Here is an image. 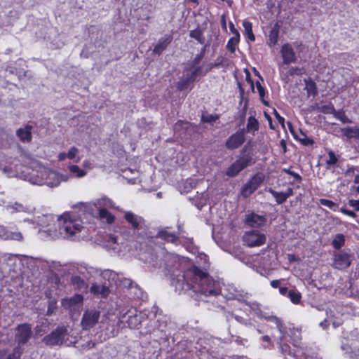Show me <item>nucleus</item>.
Here are the masks:
<instances>
[{
	"instance_id": "nucleus-1",
	"label": "nucleus",
	"mask_w": 359,
	"mask_h": 359,
	"mask_svg": "<svg viewBox=\"0 0 359 359\" xmlns=\"http://www.w3.org/2000/svg\"><path fill=\"white\" fill-rule=\"evenodd\" d=\"M29 166L22 165L19 158H1L0 170L9 177H20L36 185L53 187L61 181H67V175H60L41 165L36 158H26Z\"/></svg>"
},
{
	"instance_id": "nucleus-2",
	"label": "nucleus",
	"mask_w": 359,
	"mask_h": 359,
	"mask_svg": "<svg viewBox=\"0 0 359 359\" xmlns=\"http://www.w3.org/2000/svg\"><path fill=\"white\" fill-rule=\"evenodd\" d=\"M173 284L179 293L190 290L205 296L216 295L219 293L214 280L207 273L196 266H192L188 269L182 276V278H178Z\"/></svg>"
},
{
	"instance_id": "nucleus-3",
	"label": "nucleus",
	"mask_w": 359,
	"mask_h": 359,
	"mask_svg": "<svg viewBox=\"0 0 359 359\" xmlns=\"http://www.w3.org/2000/svg\"><path fill=\"white\" fill-rule=\"evenodd\" d=\"M59 234L60 237L72 241L78 240L84 230L83 223L77 216L65 212L58 216Z\"/></svg>"
},
{
	"instance_id": "nucleus-4",
	"label": "nucleus",
	"mask_w": 359,
	"mask_h": 359,
	"mask_svg": "<svg viewBox=\"0 0 359 359\" xmlns=\"http://www.w3.org/2000/svg\"><path fill=\"white\" fill-rule=\"evenodd\" d=\"M124 219L131 226L134 234L142 238L145 236L147 226L143 217L130 211H126L124 212Z\"/></svg>"
},
{
	"instance_id": "nucleus-5",
	"label": "nucleus",
	"mask_w": 359,
	"mask_h": 359,
	"mask_svg": "<svg viewBox=\"0 0 359 359\" xmlns=\"http://www.w3.org/2000/svg\"><path fill=\"white\" fill-rule=\"evenodd\" d=\"M127 315L128 316V318L127 320L128 326L133 329L137 328L138 326L141 324L144 318V315L142 313L137 312L132 307L121 308L119 306V323H122Z\"/></svg>"
},
{
	"instance_id": "nucleus-6",
	"label": "nucleus",
	"mask_w": 359,
	"mask_h": 359,
	"mask_svg": "<svg viewBox=\"0 0 359 359\" xmlns=\"http://www.w3.org/2000/svg\"><path fill=\"white\" fill-rule=\"evenodd\" d=\"M186 261L184 258L177 255L165 253L163 255L160 267H163L168 273L175 275L176 271L182 268Z\"/></svg>"
},
{
	"instance_id": "nucleus-7",
	"label": "nucleus",
	"mask_w": 359,
	"mask_h": 359,
	"mask_svg": "<svg viewBox=\"0 0 359 359\" xmlns=\"http://www.w3.org/2000/svg\"><path fill=\"white\" fill-rule=\"evenodd\" d=\"M32 335V326L27 323L18 325L15 330V341L17 343L16 347L24 348Z\"/></svg>"
},
{
	"instance_id": "nucleus-8",
	"label": "nucleus",
	"mask_w": 359,
	"mask_h": 359,
	"mask_svg": "<svg viewBox=\"0 0 359 359\" xmlns=\"http://www.w3.org/2000/svg\"><path fill=\"white\" fill-rule=\"evenodd\" d=\"M260 318H264L268 321L274 323L276 325V327L278 328V331L280 332V336L279 337L278 339V344H282L283 341L287 340V337H291V334L293 332L294 330H292L290 328H287L285 327L281 322V320L274 316H266L264 315L262 313V317H259Z\"/></svg>"
},
{
	"instance_id": "nucleus-9",
	"label": "nucleus",
	"mask_w": 359,
	"mask_h": 359,
	"mask_svg": "<svg viewBox=\"0 0 359 359\" xmlns=\"http://www.w3.org/2000/svg\"><path fill=\"white\" fill-rule=\"evenodd\" d=\"M243 242L249 247L262 245L266 242V236L258 231H246L243 237Z\"/></svg>"
},
{
	"instance_id": "nucleus-10",
	"label": "nucleus",
	"mask_w": 359,
	"mask_h": 359,
	"mask_svg": "<svg viewBox=\"0 0 359 359\" xmlns=\"http://www.w3.org/2000/svg\"><path fill=\"white\" fill-rule=\"evenodd\" d=\"M100 316V312L95 309L85 311L81 322L83 329L90 330L97 323Z\"/></svg>"
},
{
	"instance_id": "nucleus-11",
	"label": "nucleus",
	"mask_w": 359,
	"mask_h": 359,
	"mask_svg": "<svg viewBox=\"0 0 359 359\" xmlns=\"http://www.w3.org/2000/svg\"><path fill=\"white\" fill-rule=\"evenodd\" d=\"M264 176L262 173L256 174L241 189V194L244 198L250 196L263 182Z\"/></svg>"
},
{
	"instance_id": "nucleus-12",
	"label": "nucleus",
	"mask_w": 359,
	"mask_h": 359,
	"mask_svg": "<svg viewBox=\"0 0 359 359\" xmlns=\"http://www.w3.org/2000/svg\"><path fill=\"white\" fill-rule=\"evenodd\" d=\"M245 141V128L239 129L232 134L226 141V147L229 149H237Z\"/></svg>"
},
{
	"instance_id": "nucleus-13",
	"label": "nucleus",
	"mask_w": 359,
	"mask_h": 359,
	"mask_svg": "<svg viewBox=\"0 0 359 359\" xmlns=\"http://www.w3.org/2000/svg\"><path fill=\"white\" fill-rule=\"evenodd\" d=\"M288 337H287V339ZM285 341H288V340L287 339L286 341H283L281 345L279 344L283 353L292 355L296 359H309L310 358H314V356L309 354L307 349L304 351V350L301 347H296L295 349H294V351L291 352L290 347L287 344H285Z\"/></svg>"
},
{
	"instance_id": "nucleus-14",
	"label": "nucleus",
	"mask_w": 359,
	"mask_h": 359,
	"mask_svg": "<svg viewBox=\"0 0 359 359\" xmlns=\"http://www.w3.org/2000/svg\"><path fill=\"white\" fill-rule=\"evenodd\" d=\"M65 334V327H59L50 334L43 338V341L49 346L62 344L63 335Z\"/></svg>"
},
{
	"instance_id": "nucleus-15",
	"label": "nucleus",
	"mask_w": 359,
	"mask_h": 359,
	"mask_svg": "<svg viewBox=\"0 0 359 359\" xmlns=\"http://www.w3.org/2000/svg\"><path fill=\"white\" fill-rule=\"evenodd\" d=\"M249 164L248 158H238L226 170V175L230 177L236 176L241 170Z\"/></svg>"
},
{
	"instance_id": "nucleus-16",
	"label": "nucleus",
	"mask_w": 359,
	"mask_h": 359,
	"mask_svg": "<svg viewBox=\"0 0 359 359\" xmlns=\"http://www.w3.org/2000/svg\"><path fill=\"white\" fill-rule=\"evenodd\" d=\"M83 298L81 294H75L71 297H67L62 300V306L71 311L76 310L82 305Z\"/></svg>"
},
{
	"instance_id": "nucleus-17",
	"label": "nucleus",
	"mask_w": 359,
	"mask_h": 359,
	"mask_svg": "<svg viewBox=\"0 0 359 359\" xmlns=\"http://www.w3.org/2000/svg\"><path fill=\"white\" fill-rule=\"evenodd\" d=\"M280 53L284 64L289 65L296 62V55L290 44L287 43L283 44L281 47Z\"/></svg>"
},
{
	"instance_id": "nucleus-18",
	"label": "nucleus",
	"mask_w": 359,
	"mask_h": 359,
	"mask_svg": "<svg viewBox=\"0 0 359 359\" xmlns=\"http://www.w3.org/2000/svg\"><path fill=\"white\" fill-rule=\"evenodd\" d=\"M0 238L4 240H12L21 242L24 237L22 233L18 231H11L4 226H0Z\"/></svg>"
},
{
	"instance_id": "nucleus-19",
	"label": "nucleus",
	"mask_w": 359,
	"mask_h": 359,
	"mask_svg": "<svg viewBox=\"0 0 359 359\" xmlns=\"http://www.w3.org/2000/svg\"><path fill=\"white\" fill-rule=\"evenodd\" d=\"M266 218L263 215L251 213L245 217V223L250 227L259 228L265 224Z\"/></svg>"
},
{
	"instance_id": "nucleus-20",
	"label": "nucleus",
	"mask_w": 359,
	"mask_h": 359,
	"mask_svg": "<svg viewBox=\"0 0 359 359\" xmlns=\"http://www.w3.org/2000/svg\"><path fill=\"white\" fill-rule=\"evenodd\" d=\"M111 287L110 284H107V282L104 283H95L92 285L90 291L94 294L100 297H107L111 292Z\"/></svg>"
},
{
	"instance_id": "nucleus-21",
	"label": "nucleus",
	"mask_w": 359,
	"mask_h": 359,
	"mask_svg": "<svg viewBox=\"0 0 359 359\" xmlns=\"http://www.w3.org/2000/svg\"><path fill=\"white\" fill-rule=\"evenodd\" d=\"M173 37L172 34H165L164 36L160 38L153 49V52L155 54L160 55L162 53L166 50L168 46L172 41Z\"/></svg>"
},
{
	"instance_id": "nucleus-22",
	"label": "nucleus",
	"mask_w": 359,
	"mask_h": 359,
	"mask_svg": "<svg viewBox=\"0 0 359 359\" xmlns=\"http://www.w3.org/2000/svg\"><path fill=\"white\" fill-rule=\"evenodd\" d=\"M184 72H189V74H187L195 82L198 77L204 76L208 72V70L203 71L202 66H185Z\"/></svg>"
},
{
	"instance_id": "nucleus-23",
	"label": "nucleus",
	"mask_w": 359,
	"mask_h": 359,
	"mask_svg": "<svg viewBox=\"0 0 359 359\" xmlns=\"http://www.w3.org/2000/svg\"><path fill=\"white\" fill-rule=\"evenodd\" d=\"M32 126L27 124L24 128L16 130V136L23 143H29L32 140Z\"/></svg>"
},
{
	"instance_id": "nucleus-24",
	"label": "nucleus",
	"mask_w": 359,
	"mask_h": 359,
	"mask_svg": "<svg viewBox=\"0 0 359 359\" xmlns=\"http://www.w3.org/2000/svg\"><path fill=\"white\" fill-rule=\"evenodd\" d=\"M351 264L349 255L346 253H339L334 256V265L336 269H344Z\"/></svg>"
},
{
	"instance_id": "nucleus-25",
	"label": "nucleus",
	"mask_w": 359,
	"mask_h": 359,
	"mask_svg": "<svg viewBox=\"0 0 359 359\" xmlns=\"http://www.w3.org/2000/svg\"><path fill=\"white\" fill-rule=\"evenodd\" d=\"M6 210L9 211L11 213L15 212H32L34 208L32 206H26L22 203L15 202L14 203H11L6 205Z\"/></svg>"
},
{
	"instance_id": "nucleus-26",
	"label": "nucleus",
	"mask_w": 359,
	"mask_h": 359,
	"mask_svg": "<svg viewBox=\"0 0 359 359\" xmlns=\"http://www.w3.org/2000/svg\"><path fill=\"white\" fill-rule=\"evenodd\" d=\"M279 32L280 27L278 23H276L270 30L268 36L269 38L267 43L270 47H274L278 43Z\"/></svg>"
},
{
	"instance_id": "nucleus-27",
	"label": "nucleus",
	"mask_w": 359,
	"mask_h": 359,
	"mask_svg": "<svg viewBox=\"0 0 359 359\" xmlns=\"http://www.w3.org/2000/svg\"><path fill=\"white\" fill-rule=\"evenodd\" d=\"M259 123L257 119L252 116H250L248 118L246 128L245 129V133L255 134L256 131L259 130Z\"/></svg>"
},
{
	"instance_id": "nucleus-28",
	"label": "nucleus",
	"mask_w": 359,
	"mask_h": 359,
	"mask_svg": "<svg viewBox=\"0 0 359 359\" xmlns=\"http://www.w3.org/2000/svg\"><path fill=\"white\" fill-rule=\"evenodd\" d=\"M243 27L244 28V35L250 41H255V36L252 30V23L247 20L243 21Z\"/></svg>"
},
{
	"instance_id": "nucleus-29",
	"label": "nucleus",
	"mask_w": 359,
	"mask_h": 359,
	"mask_svg": "<svg viewBox=\"0 0 359 359\" xmlns=\"http://www.w3.org/2000/svg\"><path fill=\"white\" fill-rule=\"evenodd\" d=\"M256 88L257 89L259 95V100L260 101L265 105L269 106V102L267 100L269 97V93L268 91L265 89L264 87L262 86L259 81L256 82Z\"/></svg>"
},
{
	"instance_id": "nucleus-30",
	"label": "nucleus",
	"mask_w": 359,
	"mask_h": 359,
	"mask_svg": "<svg viewBox=\"0 0 359 359\" xmlns=\"http://www.w3.org/2000/svg\"><path fill=\"white\" fill-rule=\"evenodd\" d=\"M305 84V89L309 96L315 97L318 95V91L317 85L311 79L309 78V79H306Z\"/></svg>"
},
{
	"instance_id": "nucleus-31",
	"label": "nucleus",
	"mask_w": 359,
	"mask_h": 359,
	"mask_svg": "<svg viewBox=\"0 0 359 359\" xmlns=\"http://www.w3.org/2000/svg\"><path fill=\"white\" fill-rule=\"evenodd\" d=\"M158 237L172 243H176L178 239L174 233H171L165 229L158 231Z\"/></svg>"
},
{
	"instance_id": "nucleus-32",
	"label": "nucleus",
	"mask_w": 359,
	"mask_h": 359,
	"mask_svg": "<svg viewBox=\"0 0 359 359\" xmlns=\"http://www.w3.org/2000/svg\"><path fill=\"white\" fill-rule=\"evenodd\" d=\"M71 332L72 331H69L67 327H65V334L63 335L62 344L69 346L76 343V337L72 334Z\"/></svg>"
},
{
	"instance_id": "nucleus-33",
	"label": "nucleus",
	"mask_w": 359,
	"mask_h": 359,
	"mask_svg": "<svg viewBox=\"0 0 359 359\" xmlns=\"http://www.w3.org/2000/svg\"><path fill=\"white\" fill-rule=\"evenodd\" d=\"M99 158H86L82 163V169L86 173L96 167L100 166V164L96 162Z\"/></svg>"
},
{
	"instance_id": "nucleus-34",
	"label": "nucleus",
	"mask_w": 359,
	"mask_h": 359,
	"mask_svg": "<svg viewBox=\"0 0 359 359\" xmlns=\"http://www.w3.org/2000/svg\"><path fill=\"white\" fill-rule=\"evenodd\" d=\"M68 169L73 177L81 178L86 175V172L77 165H69Z\"/></svg>"
},
{
	"instance_id": "nucleus-35",
	"label": "nucleus",
	"mask_w": 359,
	"mask_h": 359,
	"mask_svg": "<svg viewBox=\"0 0 359 359\" xmlns=\"http://www.w3.org/2000/svg\"><path fill=\"white\" fill-rule=\"evenodd\" d=\"M240 41V35L231 37L227 41L226 48L231 53H234Z\"/></svg>"
},
{
	"instance_id": "nucleus-36",
	"label": "nucleus",
	"mask_w": 359,
	"mask_h": 359,
	"mask_svg": "<svg viewBox=\"0 0 359 359\" xmlns=\"http://www.w3.org/2000/svg\"><path fill=\"white\" fill-rule=\"evenodd\" d=\"M101 277L107 280V284H110V286H112V283L116 281L118 275L111 270H104L102 272Z\"/></svg>"
},
{
	"instance_id": "nucleus-37",
	"label": "nucleus",
	"mask_w": 359,
	"mask_h": 359,
	"mask_svg": "<svg viewBox=\"0 0 359 359\" xmlns=\"http://www.w3.org/2000/svg\"><path fill=\"white\" fill-rule=\"evenodd\" d=\"M99 216L101 219L106 220L108 224H111L114 221V216L111 215L106 208L99 209Z\"/></svg>"
},
{
	"instance_id": "nucleus-38",
	"label": "nucleus",
	"mask_w": 359,
	"mask_h": 359,
	"mask_svg": "<svg viewBox=\"0 0 359 359\" xmlns=\"http://www.w3.org/2000/svg\"><path fill=\"white\" fill-rule=\"evenodd\" d=\"M194 82L186 74L185 77L180 79L177 83V88L180 91L187 90L190 84H193Z\"/></svg>"
},
{
	"instance_id": "nucleus-39",
	"label": "nucleus",
	"mask_w": 359,
	"mask_h": 359,
	"mask_svg": "<svg viewBox=\"0 0 359 359\" xmlns=\"http://www.w3.org/2000/svg\"><path fill=\"white\" fill-rule=\"evenodd\" d=\"M95 205L99 209H101V208H104L107 209V208L114 207L113 201L107 197H102L101 198L97 199Z\"/></svg>"
},
{
	"instance_id": "nucleus-40",
	"label": "nucleus",
	"mask_w": 359,
	"mask_h": 359,
	"mask_svg": "<svg viewBox=\"0 0 359 359\" xmlns=\"http://www.w3.org/2000/svg\"><path fill=\"white\" fill-rule=\"evenodd\" d=\"M294 138L297 140L302 145L310 146L314 143L312 138L309 137L304 133L301 131L300 135H294Z\"/></svg>"
},
{
	"instance_id": "nucleus-41",
	"label": "nucleus",
	"mask_w": 359,
	"mask_h": 359,
	"mask_svg": "<svg viewBox=\"0 0 359 359\" xmlns=\"http://www.w3.org/2000/svg\"><path fill=\"white\" fill-rule=\"evenodd\" d=\"M344 135L349 138L355 137L359 140V128L347 127L342 130Z\"/></svg>"
},
{
	"instance_id": "nucleus-42",
	"label": "nucleus",
	"mask_w": 359,
	"mask_h": 359,
	"mask_svg": "<svg viewBox=\"0 0 359 359\" xmlns=\"http://www.w3.org/2000/svg\"><path fill=\"white\" fill-rule=\"evenodd\" d=\"M191 126V123L187 121L178 120L174 125L175 133H180L181 130H187Z\"/></svg>"
},
{
	"instance_id": "nucleus-43",
	"label": "nucleus",
	"mask_w": 359,
	"mask_h": 359,
	"mask_svg": "<svg viewBox=\"0 0 359 359\" xmlns=\"http://www.w3.org/2000/svg\"><path fill=\"white\" fill-rule=\"evenodd\" d=\"M344 243L345 236L341 233L337 234L332 241L333 247L337 250L340 249L344 245Z\"/></svg>"
},
{
	"instance_id": "nucleus-44",
	"label": "nucleus",
	"mask_w": 359,
	"mask_h": 359,
	"mask_svg": "<svg viewBox=\"0 0 359 359\" xmlns=\"http://www.w3.org/2000/svg\"><path fill=\"white\" fill-rule=\"evenodd\" d=\"M190 37L198 41V43L203 44L205 42V39L203 36V32L199 29L191 30L189 33Z\"/></svg>"
},
{
	"instance_id": "nucleus-45",
	"label": "nucleus",
	"mask_w": 359,
	"mask_h": 359,
	"mask_svg": "<svg viewBox=\"0 0 359 359\" xmlns=\"http://www.w3.org/2000/svg\"><path fill=\"white\" fill-rule=\"evenodd\" d=\"M219 116L218 114H210L208 113H203L201 116V121L203 123H212L218 120Z\"/></svg>"
},
{
	"instance_id": "nucleus-46",
	"label": "nucleus",
	"mask_w": 359,
	"mask_h": 359,
	"mask_svg": "<svg viewBox=\"0 0 359 359\" xmlns=\"http://www.w3.org/2000/svg\"><path fill=\"white\" fill-rule=\"evenodd\" d=\"M269 191L272 194V196L276 198V201L278 204H282L285 201H286L287 198L283 192H278L274 191L272 189H269Z\"/></svg>"
},
{
	"instance_id": "nucleus-47",
	"label": "nucleus",
	"mask_w": 359,
	"mask_h": 359,
	"mask_svg": "<svg viewBox=\"0 0 359 359\" xmlns=\"http://www.w3.org/2000/svg\"><path fill=\"white\" fill-rule=\"evenodd\" d=\"M319 203L320 205L326 206L333 211H337L338 209V205L330 200L320 198Z\"/></svg>"
},
{
	"instance_id": "nucleus-48",
	"label": "nucleus",
	"mask_w": 359,
	"mask_h": 359,
	"mask_svg": "<svg viewBox=\"0 0 359 359\" xmlns=\"http://www.w3.org/2000/svg\"><path fill=\"white\" fill-rule=\"evenodd\" d=\"M25 348L15 347L13 352L7 356L6 359H20L21 355L24 353Z\"/></svg>"
},
{
	"instance_id": "nucleus-49",
	"label": "nucleus",
	"mask_w": 359,
	"mask_h": 359,
	"mask_svg": "<svg viewBox=\"0 0 359 359\" xmlns=\"http://www.w3.org/2000/svg\"><path fill=\"white\" fill-rule=\"evenodd\" d=\"M288 297L294 304H298L301 300V294L295 290H290L288 292Z\"/></svg>"
},
{
	"instance_id": "nucleus-50",
	"label": "nucleus",
	"mask_w": 359,
	"mask_h": 359,
	"mask_svg": "<svg viewBox=\"0 0 359 359\" xmlns=\"http://www.w3.org/2000/svg\"><path fill=\"white\" fill-rule=\"evenodd\" d=\"M245 303L246 305L249 306L252 311H254L258 317H262V311H261L259 304L258 303L247 302H245Z\"/></svg>"
},
{
	"instance_id": "nucleus-51",
	"label": "nucleus",
	"mask_w": 359,
	"mask_h": 359,
	"mask_svg": "<svg viewBox=\"0 0 359 359\" xmlns=\"http://www.w3.org/2000/svg\"><path fill=\"white\" fill-rule=\"evenodd\" d=\"M117 278L120 281V285H122L123 287L127 288H133V283L130 279L126 278H120L118 276ZM134 288L137 289V286L135 285Z\"/></svg>"
},
{
	"instance_id": "nucleus-52",
	"label": "nucleus",
	"mask_w": 359,
	"mask_h": 359,
	"mask_svg": "<svg viewBox=\"0 0 359 359\" xmlns=\"http://www.w3.org/2000/svg\"><path fill=\"white\" fill-rule=\"evenodd\" d=\"M320 111L324 114H336L335 108L332 103L321 106Z\"/></svg>"
},
{
	"instance_id": "nucleus-53",
	"label": "nucleus",
	"mask_w": 359,
	"mask_h": 359,
	"mask_svg": "<svg viewBox=\"0 0 359 359\" xmlns=\"http://www.w3.org/2000/svg\"><path fill=\"white\" fill-rule=\"evenodd\" d=\"M79 152V150L76 147H72L68 151L67 154L65 152L60 153L57 157H76Z\"/></svg>"
},
{
	"instance_id": "nucleus-54",
	"label": "nucleus",
	"mask_w": 359,
	"mask_h": 359,
	"mask_svg": "<svg viewBox=\"0 0 359 359\" xmlns=\"http://www.w3.org/2000/svg\"><path fill=\"white\" fill-rule=\"evenodd\" d=\"M322 160H325V164L327 168H330L331 166L335 165L337 162V158H318L317 161V165L323 164Z\"/></svg>"
},
{
	"instance_id": "nucleus-55",
	"label": "nucleus",
	"mask_w": 359,
	"mask_h": 359,
	"mask_svg": "<svg viewBox=\"0 0 359 359\" xmlns=\"http://www.w3.org/2000/svg\"><path fill=\"white\" fill-rule=\"evenodd\" d=\"M203 59V57H201V55L197 54L192 60L187 63L186 66H201L200 63L201 62Z\"/></svg>"
},
{
	"instance_id": "nucleus-56",
	"label": "nucleus",
	"mask_w": 359,
	"mask_h": 359,
	"mask_svg": "<svg viewBox=\"0 0 359 359\" xmlns=\"http://www.w3.org/2000/svg\"><path fill=\"white\" fill-rule=\"evenodd\" d=\"M57 301L55 299H50L48 302V307L47 310V315L50 316L56 309Z\"/></svg>"
},
{
	"instance_id": "nucleus-57",
	"label": "nucleus",
	"mask_w": 359,
	"mask_h": 359,
	"mask_svg": "<svg viewBox=\"0 0 359 359\" xmlns=\"http://www.w3.org/2000/svg\"><path fill=\"white\" fill-rule=\"evenodd\" d=\"M52 219V215H42L41 217H39V220L36 221V222L41 226H46L48 225V224L46 223V221Z\"/></svg>"
},
{
	"instance_id": "nucleus-58",
	"label": "nucleus",
	"mask_w": 359,
	"mask_h": 359,
	"mask_svg": "<svg viewBox=\"0 0 359 359\" xmlns=\"http://www.w3.org/2000/svg\"><path fill=\"white\" fill-rule=\"evenodd\" d=\"M289 74L290 76H294V75H302V69L297 67H292L289 69Z\"/></svg>"
},
{
	"instance_id": "nucleus-59",
	"label": "nucleus",
	"mask_w": 359,
	"mask_h": 359,
	"mask_svg": "<svg viewBox=\"0 0 359 359\" xmlns=\"http://www.w3.org/2000/svg\"><path fill=\"white\" fill-rule=\"evenodd\" d=\"M273 115L276 117L278 122L284 128L285 127V118L280 115V114L274 110Z\"/></svg>"
},
{
	"instance_id": "nucleus-60",
	"label": "nucleus",
	"mask_w": 359,
	"mask_h": 359,
	"mask_svg": "<svg viewBox=\"0 0 359 359\" xmlns=\"http://www.w3.org/2000/svg\"><path fill=\"white\" fill-rule=\"evenodd\" d=\"M245 73H246L245 80L250 85L251 89L253 91L254 88H255V86H254V81H253L252 79L251 78L250 73L248 69H246Z\"/></svg>"
},
{
	"instance_id": "nucleus-61",
	"label": "nucleus",
	"mask_w": 359,
	"mask_h": 359,
	"mask_svg": "<svg viewBox=\"0 0 359 359\" xmlns=\"http://www.w3.org/2000/svg\"><path fill=\"white\" fill-rule=\"evenodd\" d=\"M339 210L343 214L346 215H348L349 217H356V214L353 211L348 210L346 209L344 207L341 208Z\"/></svg>"
},
{
	"instance_id": "nucleus-62",
	"label": "nucleus",
	"mask_w": 359,
	"mask_h": 359,
	"mask_svg": "<svg viewBox=\"0 0 359 359\" xmlns=\"http://www.w3.org/2000/svg\"><path fill=\"white\" fill-rule=\"evenodd\" d=\"M348 204L350 206L354 208L355 210L359 211V200H349Z\"/></svg>"
},
{
	"instance_id": "nucleus-63",
	"label": "nucleus",
	"mask_w": 359,
	"mask_h": 359,
	"mask_svg": "<svg viewBox=\"0 0 359 359\" xmlns=\"http://www.w3.org/2000/svg\"><path fill=\"white\" fill-rule=\"evenodd\" d=\"M230 31L233 34V36H237L240 35L239 32L235 28V26L232 22H229V23Z\"/></svg>"
},
{
	"instance_id": "nucleus-64",
	"label": "nucleus",
	"mask_w": 359,
	"mask_h": 359,
	"mask_svg": "<svg viewBox=\"0 0 359 359\" xmlns=\"http://www.w3.org/2000/svg\"><path fill=\"white\" fill-rule=\"evenodd\" d=\"M220 23L222 29L226 30V17L225 14L222 15Z\"/></svg>"
}]
</instances>
